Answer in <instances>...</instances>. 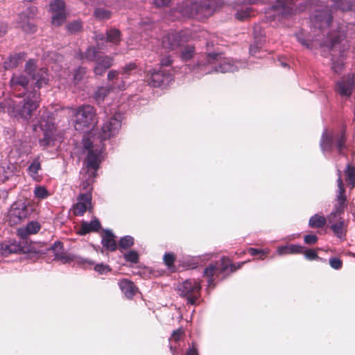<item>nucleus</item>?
Masks as SVG:
<instances>
[{"instance_id":"f257e3e1","label":"nucleus","mask_w":355,"mask_h":355,"mask_svg":"<svg viewBox=\"0 0 355 355\" xmlns=\"http://www.w3.org/2000/svg\"><path fill=\"white\" fill-rule=\"evenodd\" d=\"M36 68L35 60L30 59L26 63L25 70L31 78L24 75H14L10 79V84L14 95L23 99L17 104L1 102V110L6 107L8 113L14 118L28 121L39 107V89L48 84L49 78L46 69L41 68L35 73Z\"/></svg>"},{"instance_id":"f03ea898","label":"nucleus","mask_w":355,"mask_h":355,"mask_svg":"<svg viewBox=\"0 0 355 355\" xmlns=\"http://www.w3.org/2000/svg\"><path fill=\"white\" fill-rule=\"evenodd\" d=\"M83 147L87 150L85 159V166L87 169L88 178L83 182L81 186L87 190L84 193H80L77 198L78 202L73 206V214L76 216H83L87 210L92 211V188L89 184L94 182L97 175V171L101 162V155L104 149V144L96 147L89 139H83Z\"/></svg>"},{"instance_id":"7ed1b4c3","label":"nucleus","mask_w":355,"mask_h":355,"mask_svg":"<svg viewBox=\"0 0 355 355\" xmlns=\"http://www.w3.org/2000/svg\"><path fill=\"white\" fill-rule=\"evenodd\" d=\"M248 67V63L241 60L223 57L221 53H209L198 60L196 64H186L184 70L196 78L214 72L227 73L238 71Z\"/></svg>"},{"instance_id":"20e7f679","label":"nucleus","mask_w":355,"mask_h":355,"mask_svg":"<svg viewBox=\"0 0 355 355\" xmlns=\"http://www.w3.org/2000/svg\"><path fill=\"white\" fill-rule=\"evenodd\" d=\"M37 128L43 133L42 137L38 140L40 146L44 149L54 146L57 135L54 114L49 111H44L40 116L38 123L34 125L35 130Z\"/></svg>"},{"instance_id":"39448f33","label":"nucleus","mask_w":355,"mask_h":355,"mask_svg":"<svg viewBox=\"0 0 355 355\" xmlns=\"http://www.w3.org/2000/svg\"><path fill=\"white\" fill-rule=\"evenodd\" d=\"M345 1H334V4L330 8L325 6L320 9H316L314 12L310 16V21L311 26L320 30L322 34H324L326 30L328 29L332 23L333 20V10L336 8H339L345 10L343 8H340L341 4ZM349 10H355V5H353V1H346Z\"/></svg>"},{"instance_id":"423d86ee","label":"nucleus","mask_w":355,"mask_h":355,"mask_svg":"<svg viewBox=\"0 0 355 355\" xmlns=\"http://www.w3.org/2000/svg\"><path fill=\"white\" fill-rule=\"evenodd\" d=\"M218 1H181L173 12L187 17H207L216 10Z\"/></svg>"},{"instance_id":"0eeeda50","label":"nucleus","mask_w":355,"mask_h":355,"mask_svg":"<svg viewBox=\"0 0 355 355\" xmlns=\"http://www.w3.org/2000/svg\"><path fill=\"white\" fill-rule=\"evenodd\" d=\"M346 127L342 125L339 130L328 132L327 129L324 128L320 146L321 150L326 155L327 152L332 151L333 148H336L338 153L342 156H346L343 152V149L346 147Z\"/></svg>"},{"instance_id":"6e6552de","label":"nucleus","mask_w":355,"mask_h":355,"mask_svg":"<svg viewBox=\"0 0 355 355\" xmlns=\"http://www.w3.org/2000/svg\"><path fill=\"white\" fill-rule=\"evenodd\" d=\"M245 262L237 263V264L230 263L227 258L223 257L220 263H210L204 270V276L207 279V286L214 288L216 284L220 281L222 278L220 275L224 273L227 269L230 272H234L241 268Z\"/></svg>"},{"instance_id":"1a4fd4ad","label":"nucleus","mask_w":355,"mask_h":355,"mask_svg":"<svg viewBox=\"0 0 355 355\" xmlns=\"http://www.w3.org/2000/svg\"><path fill=\"white\" fill-rule=\"evenodd\" d=\"M341 35L336 34L331 38L327 37L320 45L326 46L329 51H338L339 55L337 58L334 56L331 58V69L336 73H340L344 69L345 60L347 58V47L341 46Z\"/></svg>"},{"instance_id":"9d476101","label":"nucleus","mask_w":355,"mask_h":355,"mask_svg":"<svg viewBox=\"0 0 355 355\" xmlns=\"http://www.w3.org/2000/svg\"><path fill=\"white\" fill-rule=\"evenodd\" d=\"M96 110L90 105L78 107L75 112V129L87 132L96 124Z\"/></svg>"},{"instance_id":"9b49d317","label":"nucleus","mask_w":355,"mask_h":355,"mask_svg":"<svg viewBox=\"0 0 355 355\" xmlns=\"http://www.w3.org/2000/svg\"><path fill=\"white\" fill-rule=\"evenodd\" d=\"M200 281L196 279H188L178 286L179 295L187 300L190 305H196L200 297Z\"/></svg>"},{"instance_id":"f8f14e48","label":"nucleus","mask_w":355,"mask_h":355,"mask_svg":"<svg viewBox=\"0 0 355 355\" xmlns=\"http://www.w3.org/2000/svg\"><path fill=\"white\" fill-rule=\"evenodd\" d=\"M173 80V72L157 67L148 70L146 76L148 85L153 87H166Z\"/></svg>"},{"instance_id":"ddd939ff","label":"nucleus","mask_w":355,"mask_h":355,"mask_svg":"<svg viewBox=\"0 0 355 355\" xmlns=\"http://www.w3.org/2000/svg\"><path fill=\"white\" fill-rule=\"evenodd\" d=\"M293 8V1H275L267 10H265L266 17L270 21L280 20L282 18L296 12Z\"/></svg>"},{"instance_id":"4468645a","label":"nucleus","mask_w":355,"mask_h":355,"mask_svg":"<svg viewBox=\"0 0 355 355\" xmlns=\"http://www.w3.org/2000/svg\"><path fill=\"white\" fill-rule=\"evenodd\" d=\"M31 211L30 207L25 202H14L8 212L7 217L9 224L14 225L20 223L31 215Z\"/></svg>"},{"instance_id":"2eb2a0df","label":"nucleus","mask_w":355,"mask_h":355,"mask_svg":"<svg viewBox=\"0 0 355 355\" xmlns=\"http://www.w3.org/2000/svg\"><path fill=\"white\" fill-rule=\"evenodd\" d=\"M122 119L123 115L121 113H116L104 122L100 134L101 143L119 133L121 127Z\"/></svg>"},{"instance_id":"dca6fc26","label":"nucleus","mask_w":355,"mask_h":355,"mask_svg":"<svg viewBox=\"0 0 355 355\" xmlns=\"http://www.w3.org/2000/svg\"><path fill=\"white\" fill-rule=\"evenodd\" d=\"M121 32L116 28H110L104 33H94L95 40L98 49H103L106 46L105 43L110 42L114 45H118L121 42Z\"/></svg>"},{"instance_id":"f3484780","label":"nucleus","mask_w":355,"mask_h":355,"mask_svg":"<svg viewBox=\"0 0 355 355\" xmlns=\"http://www.w3.org/2000/svg\"><path fill=\"white\" fill-rule=\"evenodd\" d=\"M188 41V37L183 32H169L162 37V46L168 50H175L183 46Z\"/></svg>"},{"instance_id":"a211bd4d","label":"nucleus","mask_w":355,"mask_h":355,"mask_svg":"<svg viewBox=\"0 0 355 355\" xmlns=\"http://www.w3.org/2000/svg\"><path fill=\"white\" fill-rule=\"evenodd\" d=\"M257 1H234V17L239 21L248 20L255 15L252 5Z\"/></svg>"},{"instance_id":"6ab92c4d","label":"nucleus","mask_w":355,"mask_h":355,"mask_svg":"<svg viewBox=\"0 0 355 355\" xmlns=\"http://www.w3.org/2000/svg\"><path fill=\"white\" fill-rule=\"evenodd\" d=\"M49 10L53 25L60 26L65 21L67 15L64 1H51Z\"/></svg>"},{"instance_id":"aec40b11","label":"nucleus","mask_w":355,"mask_h":355,"mask_svg":"<svg viewBox=\"0 0 355 355\" xmlns=\"http://www.w3.org/2000/svg\"><path fill=\"white\" fill-rule=\"evenodd\" d=\"M345 192V191H337L336 203L334 205V210L327 216L328 221H332V218H342L340 216L344 213L345 208L347 206V198Z\"/></svg>"},{"instance_id":"412c9836","label":"nucleus","mask_w":355,"mask_h":355,"mask_svg":"<svg viewBox=\"0 0 355 355\" xmlns=\"http://www.w3.org/2000/svg\"><path fill=\"white\" fill-rule=\"evenodd\" d=\"M355 82V73L349 74L338 81L337 91L341 96H349L354 88Z\"/></svg>"},{"instance_id":"4be33fe9","label":"nucleus","mask_w":355,"mask_h":355,"mask_svg":"<svg viewBox=\"0 0 355 355\" xmlns=\"http://www.w3.org/2000/svg\"><path fill=\"white\" fill-rule=\"evenodd\" d=\"M113 58L109 55L98 56L95 61L96 65L94 67V73L96 76H102L107 69L113 64Z\"/></svg>"},{"instance_id":"5701e85b","label":"nucleus","mask_w":355,"mask_h":355,"mask_svg":"<svg viewBox=\"0 0 355 355\" xmlns=\"http://www.w3.org/2000/svg\"><path fill=\"white\" fill-rule=\"evenodd\" d=\"M41 229V225L39 222L36 220H32L26 223L24 227H21L17 230V235L22 239L26 238L31 234H35L37 233Z\"/></svg>"},{"instance_id":"b1692460","label":"nucleus","mask_w":355,"mask_h":355,"mask_svg":"<svg viewBox=\"0 0 355 355\" xmlns=\"http://www.w3.org/2000/svg\"><path fill=\"white\" fill-rule=\"evenodd\" d=\"M120 290L127 299L131 300L135 296L138 288L135 284L127 279H123L118 282Z\"/></svg>"},{"instance_id":"393cba45","label":"nucleus","mask_w":355,"mask_h":355,"mask_svg":"<svg viewBox=\"0 0 355 355\" xmlns=\"http://www.w3.org/2000/svg\"><path fill=\"white\" fill-rule=\"evenodd\" d=\"M55 255V259L68 263L73 261V257L64 252L63 244L61 241H55L51 247Z\"/></svg>"},{"instance_id":"a878e982","label":"nucleus","mask_w":355,"mask_h":355,"mask_svg":"<svg viewBox=\"0 0 355 355\" xmlns=\"http://www.w3.org/2000/svg\"><path fill=\"white\" fill-rule=\"evenodd\" d=\"M101 228V225L100 221L96 218H94L89 223L83 221L78 231V234L84 236L91 232H98Z\"/></svg>"},{"instance_id":"bb28decb","label":"nucleus","mask_w":355,"mask_h":355,"mask_svg":"<svg viewBox=\"0 0 355 355\" xmlns=\"http://www.w3.org/2000/svg\"><path fill=\"white\" fill-rule=\"evenodd\" d=\"M261 27L259 25L254 26V42L250 46V53L252 55H255L261 48L263 43L265 42V36L261 33Z\"/></svg>"},{"instance_id":"cd10ccee","label":"nucleus","mask_w":355,"mask_h":355,"mask_svg":"<svg viewBox=\"0 0 355 355\" xmlns=\"http://www.w3.org/2000/svg\"><path fill=\"white\" fill-rule=\"evenodd\" d=\"M304 252V247L299 244H289L282 245L277 248V253L279 256L286 254H302Z\"/></svg>"},{"instance_id":"c85d7f7f","label":"nucleus","mask_w":355,"mask_h":355,"mask_svg":"<svg viewBox=\"0 0 355 355\" xmlns=\"http://www.w3.org/2000/svg\"><path fill=\"white\" fill-rule=\"evenodd\" d=\"M101 243L106 250L114 252L117 248V243L114 240V235L110 230H105L102 236Z\"/></svg>"},{"instance_id":"c756f323","label":"nucleus","mask_w":355,"mask_h":355,"mask_svg":"<svg viewBox=\"0 0 355 355\" xmlns=\"http://www.w3.org/2000/svg\"><path fill=\"white\" fill-rule=\"evenodd\" d=\"M331 230L334 234L340 239H344L345 237V230L344 228L345 220L343 218H332V221H329Z\"/></svg>"},{"instance_id":"7c9ffc66","label":"nucleus","mask_w":355,"mask_h":355,"mask_svg":"<svg viewBox=\"0 0 355 355\" xmlns=\"http://www.w3.org/2000/svg\"><path fill=\"white\" fill-rule=\"evenodd\" d=\"M99 49L98 46H89L87 48L86 51L85 52H79L78 55V58L81 60H87V61H96L98 58V51Z\"/></svg>"},{"instance_id":"2f4dec72","label":"nucleus","mask_w":355,"mask_h":355,"mask_svg":"<svg viewBox=\"0 0 355 355\" xmlns=\"http://www.w3.org/2000/svg\"><path fill=\"white\" fill-rule=\"evenodd\" d=\"M22 250L21 245L15 241L9 243H1V256H7L8 254L17 253Z\"/></svg>"},{"instance_id":"473e14b6","label":"nucleus","mask_w":355,"mask_h":355,"mask_svg":"<svg viewBox=\"0 0 355 355\" xmlns=\"http://www.w3.org/2000/svg\"><path fill=\"white\" fill-rule=\"evenodd\" d=\"M41 170V163L40 161V157H37L31 163L28 168V171L29 175L33 178L35 180H40V175H38V171Z\"/></svg>"},{"instance_id":"72a5a7b5","label":"nucleus","mask_w":355,"mask_h":355,"mask_svg":"<svg viewBox=\"0 0 355 355\" xmlns=\"http://www.w3.org/2000/svg\"><path fill=\"white\" fill-rule=\"evenodd\" d=\"M24 53H16L10 55L8 60L4 62L3 67L6 69L14 68L23 60Z\"/></svg>"},{"instance_id":"f704fd0d","label":"nucleus","mask_w":355,"mask_h":355,"mask_svg":"<svg viewBox=\"0 0 355 355\" xmlns=\"http://www.w3.org/2000/svg\"><path fill=\"white\" fill-rule=\"evenodd\" d=\"M327 223V218L319 214H314L312 216L309 220V225L312 228H321L325 225Z\"/></svg>"},{"instance_id":"c9c22d12","label":"nucleus","mask_w":355,"mask_h":355,"mask_svg":"<svg viewBox=\"0 0 355 355\" xmlns=\"http://www.w3.org/2000/svg\"><path fill=\"white\" fill-rule=\"evenodd\" d=\"M195 53L193 46L187 45L181 50L180 58L182 62H187L193 58Z\"/></svg>"},{"instance_id":"e433bc0d","label":"nucleus","mask_w":355,"mask_h":355,"mask_svg":"<svg viewBox=\"0 0 355 355\" xmlns=\"http://www.w3.org/2000/svg\"><path fill=\"white\" fill-rule=\"evenodd\" d=\"M110 90V88L108 87L102 86L98 87V89L94 94V98L95 101L98 104L101 103L104 101L105 96L109 94Z\"/></svg>"},{"instance_id":"4c0bfd02","label":"nucleus","mask_w":355,"mask_h":355,"mask_svg":"<svg viewBox=\"0 0 355 355\" xmlns=\"http://www.w3.org/2000/svg\"><path fill=\"white\" fill-rule=\"evenodd\" d=\"M173 59L171 55H166L162 58L159 62V65L157 68L161 69H166L167 71H171L174 73L175 71L172 67Z\"/></svg>"},{"instance_id":"58836bf2","label":"nucleus","mask_w":355,"mask_h":355,"mask_svg":"<svg viewBox=\"0 0 355 355\" xmlns=\"http://www.w3.org/2000/svg\"><path fill=\"white\" fill-rule=\"evenodd\" d=\"M346 180L348 184L353 188L355 185V168L347 164L345 168Z\"/></svg>"},{"instance_id":"ea45409f","label":"nucleus","mask_w":355,"mask_h":355,"mask_svg":"<svg viewBox=\"0 0 355 355\" xmlns=\"http://www.w3.org/2000/svg\"><path fill=\"white\" fill-rule=\"evenodd\" d=\"M134 241L135 239L132 236H124L119 239V247L120 249H128L134 245Z\"/></svg>"},{"instance_id":"a19ab883","label":"nucleus","mask_w":355,"mask_h":355,"mask_svg":"<svg viewBox=\"0 0 355 355\" xmlns=\"http://www.w3.org/2000/svg\"><path fill=\"white\" fill-rule=\"evenodd\" d=\"M94 17L99 19H107L111 17V12L104 8H96L94 12Z\"/></svg>"},{"instance_id":"79ce46f5","label":"nucleus","mask_w":355,"mask_h":355,"mask_svg":"<svg viewBox=\"0 0 355 355\" xmlns=\"http://www.w3.org/2000/svg\"><path fill=\"white\" fill-rule=\"evenodd\" d=\"M66 28L69 33H75L80 31L83 28V24L80 20H75L69 23Z\"/></svg>"},{"instance_id":"37998d69","label":"nucleus","mask_w":355,"mask_h":355,"mask_svg":"<svg viewBox=\"0 0 355 355\" xmlns=\"http://www.w3.org/2000/svg\"><path fill=\"white\" fill-rule=\"evenodd\" d=\"M20 24L22 31L26 33H33L37 31V26L29 20L20 21Z\"/></svg>"},{"instance_id":"c03bdc74","label":"nucleus","mask_w":355,"mask_h":355,"mask_svg":"<svg viewBox=\"0 0 355 355\" xmlns=\"http://www.w3.org/2000/svg\"><path fill=\"white\" fill-rule=\"evenodd\" d=\"M248 253L252 256L259 255L260 259H264V258L268 254L269 250L268 249H257L254 248H250L248 250Z\"/></svg>"},{"instance_id":"a18cd8bd","label":"nucleus","mask_w":355,"mask_h":355,"mask_svg":"<svg viewBox=\"0 0 355 355\" xmlns=\"http://www.w3.org/2000/svg\"><path fill=\"white\" fill-rule=\"evenodd\" d=\"M123 258L127 262L132 263H137L139 261V254L135 250H130L124 254Z\"/></svg>"},{"instance_id":"49530a36","label":"nucleus","mask_w":355,"mask_h":355,"mask_svg":"<svg viewBox=\"0 0 355 355\" xmlns=\"http://www.w3.org/2000/svg\"><path fill=\"white\" fill-rule=\"evenodd\" d=\"M34 195L40 199H44L48 197L49 193L46 189L42 186L36 187L34 189Z\"/></svg>"},{"instance_id":"de8ad7c7","label":"nucleus","mask_w":355,"mask_h":355,"mask_svg":"<svg viewBox=\"0 0 355 355\" xmlns=\"http://www.w3.org/2000/svg\"><path fill=\"white\" fill-rule=\"evenodd\" d=\"M137 69V64L135 62H130L124 66L122 70V75L123 78H127L129 75L132 74V71Z\"/></svg>"},{"instance_id":"09e8293b","label":"nucleus","mask_w":355,"mask_h":355,"mask_svg":"<svg viewBox=\"0 0 355 355\" xmlns=\"http://www.w3.org/2000/svg\"><path fill=\"white\" fill-rule=\"evenodd\" d=\"M87 72V69L83 67L77 68L73 74V80L75 82H79Z\"/></svg>"},{"instance_id":"8fccbe9b","label":"nucleus","mask_w":355,"mask_h":355,"mask_svg":"<svg viewBox=\"0 0 355 355\" xmlns=\"http://www.w3.org/2000/svg\"><path fill=\"white\" fill-rule=\"evenodd\" d=\"M94 270L100 275L107 274L111 271L110 266L105 263H98L94 266Z\"/></svg>"},{"instance_id":"3c124183","label":"nucleus","mask_w":355,"mask_h":355,"mask_svg":"<svg viewBox=\"0 0 355 355\" xmlns=\"http://www.w3.org/2000/svg\"><path fill=\"white\" fill-rule=\"evenodd\" d=\"M330 266L335 270H340L343 266V261L338 257H331L329 260Z\"/></svg>"},{"instance_id":"603ef678","label":"nucleus","mask_w":355,"mask_h":355,"mask_svg":"<svg viewBox=\"0 0 355 355\" xmlns=\"http://www.w3.org/2000/svg\"><path fill=\"white\" fill-rule=\"evenodd\" d=\"M302 254H304V257L306 259L310 261L320 259L315 251L313 250H305V248H304V252Z\"/></svg>"},{"instance_id":"864d4df0","label":"nucleus","mask_w":355,"mask_h":355,"mask_svg":"<svg viewBox=\"0 0 355 355\" xmlns=\"http://www.w3.org/2000/svg\"><path fill=\"white\" fill-rule=\"evenodd\" d=\"M174 256L171 253H165L164 255V261L168 268H170L174 263Z\"/></svg>"},{"instance_id":"5fc2aeb1","label":"nucleus","mask_w":355,"mask_h":355,"mask_svg":"<svg viewBox=\"0 0 355 355\" xmlns=\"http://www.w3.org/2000/svg\"><path fill=\"white\" fill-rule=\"evenodd\" d=\"M336 173L338 175L337 179V185H338V190L337 191H345L344 187V184L342 180V171L339 168H337Z\"/></svg>"},{"instance_id":"6e6d98bb","label":"nucleus","mask_w":355,"mask_h":355,"mask_svg":"<svg viewBox=\"0 0 355 355\" xmlns=\"http://www.w3.org/2000/svg\"><path fill=\"white\" fill-rule=\"evenodd\" d=\"M304 243L309 245H312L318 241V237L315 234H306L304 237Z\"/></svg>"},{"instance_id":"4d7b16f0","label":"nucleus","mask_w":355,"mask_h":355,"mask_svg":"<svg viewBox=\"0 0 355 355\" xmlns=\"http://www.w3.org/2000/svg\"><path fill=\"white\" fill-rule=\"evenodd\" d=\"M140 28L144 31H148L153 28L154 24L149 21H142L139 23Z\"/></svg>"},{"instance_id":"13d9d810","label":"nucleus","mask_w":355,"mask_h":355,"mask_svg":"<svg viewBox=\"0 0 355 355\" xmlns=\"http://www.w3.org/2000/svg\"><path fill=\"white\" fill-rule=\"evenodd\" d=\"M295 37L297 41L303 46H304L306 49H311V44L306 42V40L302 37V34L297 33Z\"/></svg>"},{"instance_id":"bf43d9fd","label":"nucleus","mask_w":355,"mask_h":355,"mask_svg":"<svg viewBox=\"0 0 355 355\" xmlns=\"http://www.w3.org/2000/svg\"><path fill=\"white\" fill-rule=\"evenodd\" d=\"M183 331L181 329H178L173 331L172 336L170 339L175 340V342L180 340V336L182 335Z\"/></svg>"},{"instance_id":"052dcab7","label":"nucleus","mask_w":355,"mask_h":355,"mask_svg":"<svg viewBox=\"0 0 355 355\" xmlns=\"http://www.w3.org/2000/svg\"><path fill=\"white\" fill-rule=\"evenodd\" d=\"M37 9L35 7H30L28 8H27V10H26V12H23L21 15H27L28 17H33L35 12H36Z\"/></svg>"},{"instance_id":"680f3d73","label":"nucleus","mask_w":355,"mask_h":355,"mask_svg":"<svg viewBox=\"0 0 355 355\" xmlns=\"http://www.w3.org/2000/svg\"><path fill=\"white\" fill-rule=\"evenodd\" d=\"M119 75V71H115V70H112V71H110L109 73H107V80L109 81H111L112 80H114L115 78H116Z\"/></svg>"},{"instance_id":"e2e57ef3","label":"nucleus","mask_w":355,"mask_h":355,"mask_svg":"<svg viewBox=\"0 0 355 355\" xmlns=\"http://www.w3.org/2000/svg\"><path fill=\"white\" fill-rule=\"evenodd\" d=\"M112 87L119 90H124L125 89V84L122 80L120 83H113Z\"/></svg>"},{"instance_id":"0e129e2a","label":"nucleus","mask_w":355,"mask_h":355,"mask_svg":"<svg viewBox=\"0 0 355 355\" xmlns=\"http://www.w3.org/2000/svg\"><path fill=\"white\" fill-rule=\"evenodd\" d=\"M185 355H198L197 349L193 346L189 347Z\"/></svg>"},{"instance_id":"69168bd1","label":"nucleus","mask_w":355,"mask_h":355,"mask_svg":"<svg viewBox=\"0 0 355 355\" xmlns=\"http://www.w3.org/2000/svg\"><path fill=\"white\" fill-rule=\"evenodd\" d=\"M171 1H154L156 6H166Z\"/></svg>"},{"instance_id":"338daca9","label":"nucleus","mask_w":355,"mask_h":355,"mask_svg":"<svg viewBox=\"0 0 355 355\" xmlns=\"http://www.w3.org/2000/svg\"><path fill=\"white\" fill-rule=\"evenodd\" d=\"M83 263H87V264L91 265V266L94 265V262L93 261H92V260H89V259H84Z\"/></svg>"},{"instance_id":"774afa93","label":"nucleus","mask_w":355,"mask_h":355,"mask_svg":"<svg viewBox=\"0 0 355 355\" xmlns=\"http://www.w3.org/2000/svg\"><path fill=\"white\" fill-rule=\"evenodd\" d=\"M7 133L8 135H10V136L13 135H14V131L12 129H9L8 130H7Z\"/></svg>"}]
</instances>
